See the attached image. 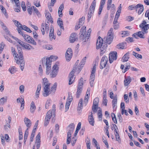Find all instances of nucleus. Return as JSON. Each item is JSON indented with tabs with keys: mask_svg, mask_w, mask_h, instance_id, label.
<instances>
[{
	"mask_svg": "<svg viewBox=\"0 0 149 149\" xmlns=\"http://www.w3.org/2000/svg\"><path fill=\"white\" fill-rule=\"evenodd\" d=\"M18 56L17 57H15L14 59L16 63L18 64H20V67L22 71L24 69L25 65V61L21 47L19 45H17Z\"/></svg>",
	"mask_w": 149,
	"mask_h": 149,
	"instance_id": "obj_1",
	"label": "nucleus"
},
{
	"mask_svg": "<svg viewBox=\"0 0 149 149\" xmlns=\"http://www.w3.org/2000/svg\"><path fill=\"white\" fill-rule=\"evenodd\" d=\"M53 56H51L48 58H43L42 59V64L44 66L46 67V72L47 74L48 75L49 73L50 70L51 69L52 63V61Z\"/></svg>",
	"mask_w": 149,
	"mask_h": 149,
	"instance_id": "obj_2",
	"label": "nucleus"
},
{
	"mask_svg": "<svg viewBox=\"0 0 149 149\" xmlns=\"http://www.w3.org/2000/svg\"><path fill=\"white\" fill-rule=\"evenodd\" d=\"M103 42L102 38L99 36L96 42V49H98L100 48L101 52H104V50L106 49L107 45L105 43H103Z\"/></svg>",
	"mask_w": 149,
	"mask_h": 149,
	"instance_id": "obj_3",
	"label": "nucleus"
},
{
	"mask_svg": "<svg viewBox=\"0 0 149 149\" xmlns=\"http://www.w3.org/2000/svg\"><path fill=\"white\" fill-rule=\"evenodd\" d=\"M58 63H56L52 67V71L50 73V75L51 77L54 78L56 76L58 72Z\"/></svg>",
	"mask_w": 149,
	"mask_h": 149,
	"instance_id": "obj_4",
	"label": "nucleus"
},
{
	"mask_svg": "<svg viewBox=\"0 0 149 149\" xmlns=\"http://www.w3.org/2000/svg\"><path fill=\"white\" fill-rule=\"evenodd\" d=\"M44 87L43 88V92L42 95L45 97L48 96L51 93L49 89L50 83H48L45 84H43Z\"/></svg>",
	"mask_w": 149,
	"mask_h": 149,
	"instance_id": "obj_5",
	"label": "nucleus"
},
{
	"mask_svg": "<svg viewBox=\"0 0 149 149\" xmlns=\"http://www.w3.org/2000/svg\"><path fill=\"white\" fill-rule=\"evenodd\" d=\"M113 30L112 28H111L108 33V37L106 38V40L107 42L109 44H110L113 41V33L112 32Z\"/></svg>",
	"mask_w": 149,
	"mask_h": 149,
	"instance_id": "obj_6",
	"label": "nucleus"
},
{
	"mask_svg": "<svg viewBox=\"0 0 149 149\" xmlns=\"http://www.w3.org/2000/svg\"><path fill=\"white\" fill-rule=\"evenodd\" d=\"M108 62V59L107 56H104L102 58L100 63V68L103 69L106 66L107 62Z\"/></svg>",
	"mask_w": 149,
	"mask_h": 149,
	"instance_id": "obj_7",
	"label": "nucleus"
},
{
	"mask_svg": "<svg viewBox=\"0 0 149 149\" xmlns=\"http://www.w3.org/2000/svg\"><path fill=\"white\" fill-rule=\"evenodd\" d=\"M49 28V24L46 23L44 24L43 23L41 24V30L42 34L44 35L46 32V33H48Z\"/></svg>",
	"mask_w": 149,
	"mask_h": 149,
	"instance_id": "obj_8",
	"label": "nucleus"
},
{
	"mask_svg": "<svg viewBox=\"0 0 149 149\" xmlns=\"http://www.w3.org/2000/svg\"><path fill=\"white\" fill-rule=\"evenodd\" d=\"M117 53L116 52H113L110 53L109 55V61L110 63H112L114 60L117 59Z\"/></svg>",
	"mask_w": 149,
	"mask_h": 149,
	"instance_id": "obj_9",
	"label": "nucleus"
},
{
	"mask_svg": "<svg viewBox=\"0 0 149 149\" xmlns=\"http://www.w3.org/2000/svg\"><path fill=\"white\" fill-rule=\"evenodd\" d=\"M73 53L72 49L68 48L66 51L65 54V57L67 61H69L72 58Z\"/></svg>",
	"mask_w": 149,
	"mask_h": 149,
	"instance_id": "obj_10",
	"label": "nucleus"
},
{
	"mask_svg": "<svg viewBox=\"0 0 149 149\" xmlns=\"http://www.w3.org/2000/svg\"><path fill=\"white\" fill-rule=\"evenodd\" d=\"M146 33L142 31H139L133 34L132 36L136 39H138V37L141 38H145L144 34Z\"/></svg>",
	"mask_w": 149,
	"mask_h": 149,
	"instance_id": "obj_11",
	"label": "nucleus"
},
{
	"mask_svg": "<svg viewBox=\"0 0 149 149\" xmlns=\"http://www.w3.org/2000/svg\"><path fill=\"white\" fill-rule=\"evenodd\" d=\"M74 70L72 71L70 73L68 77L69 78V84L71 85L74 81L75 78L74 77Z\"/></svg>",
	"mask_w": 149,
	"mask_h": 149,
	"instance_id": "obj_12",
	"label": "nucleus"
},
{
	"mask_svg": "<svg viewBox=\"0 0 149 149\" xmlns=\"http://www.w3.org/2000/svg\"><path fill=\"white\" fill-rule=\"evenodd\" d=\"M91 31V29H89L86 32L83 36L84 42H86L89 39L90 36V34Z\"/></svg>",
	"mask_w": 149,
	"mask_h": 149,
	"instance_id": "obj_13",
	"label": "nucleus"
},
{
	"mask_svg": "<svg viewBox=\"0 0 149 149\" xmlns=\"http://www.w3.org/2000/svg\"><path fill=\"white\" fill-rule=\"evenodd\" d=\"M146 23L145 20H143L142 23L139 25V27L141 28L142 31L145 33H147L148 32V30L146 29V27L145 25Z\"/></svg>",
	"mask_w": 149,
	"mask_h": 149,
	"instance_id": "obj_14",
	"label": "nucleus"
},
{
	"mask_svg": "<svg viewBox=\"0 0 149 149\" xmlns=\"http://www.w3.org/2000/svg\"><path fill=\"white\" fill-rule=\"evenodd\" d=\"M76 35L77 34L76 33H72L71 34L69 39L70 42L73 43L74 41L78 40V38L76 37Z\"/></svg>",
	"mask_w": 149,
	"mask_h": 149,
	"instance_id": "obj_15",
	"label": "nucleus"
},
{
	"mask_svg": "<svg viewBox=\"0 0 149 149\" xmlns=\"http://www.w3.org/2000/svg\"><path fill=\"white\" fill-rule=\"evenodd\" d=\"M17 30L18 31V33L23 36L24 38L26 40V41L27 42V40L29 39L30 36L24 33L23 31H21L20 28H17Z\"/></svg>",
	"mask_w": 149,
	"mask_h": 149,
	"instance_id": "obj_16",
	"label": "nucleus"
},
{
	"mask_svg": "<svg viewBox=\"0 0 149 149\" xmlns=\"http://www.w3.org/2000/svg\"><path fill=\"white\" fill-rule=\"evenodd\" d=\"M106 0H101L98 13V14L99 15L101 14L104 6Z\"/></svg>",
	"mask_w": 149,
	"mask_h": 149,
	"instance_id": "obj_17",
	"label": "nucleus"
},
{
	"mask_svg": "<svg viewBox=\"0 0 149 149\" xmlns=\"http://www.w3.org/2000/svg\"><path fill=\"white\" fill-rule=\"evenodd\" d=\"M91 115H89L88 116V121L89 123L92 126H94V125L95 121L93 118V113L92 112L91 113Z\"/></svg>",
	"mask_w": 149,
	"mask_h": 149,
	"instance_id": "obj_18",
	"label": "nucleus"
},
{
	"mask_svg": "<svg viewBox=\"0 0 149 149\" xmlns=\"http://www.w3.org/2000/svg\"><path fill=\"white\" fill-rule=\"evenodd\" d=\"M55 110L54 109H53L52 110V111H48L46 115L45 118H48V119H50L51 116L52 115V113H53V114L54 116H55V114L54 113H55Z\"/></svg>",
	"mask_w": 149,
	"mask_h": 149,
	"instance_id": "obj_19",
	"label": "nucleus"
},
{
	"mask_svg": "<svg viewBox=\"0 0 149 149\" xmlns=\"http://www.w3.org/2000/svg\"><path fill=\"white\" fill-rule=\"evenodd\" d=\"M24 121L25 124L27 127V128L29 129V128H30L31 125V120L26 117L24 118Z\"/></svg>",
	"mask_w": 149,
	"mask_h": 149,
	"instance_id": "obj_20",
	"label": "nucleus"
},
{
	"mask_svg": "<svg viewBox=\"0 0 149 149\" xmlns=\"http://www.w3.org/2000/svg\"><path fill=\"white\" fill-rule=\"evenodd\" d=\"M22 46L24 47L25 49H27L29 50H31V49H34L33 47L29 44L26 43L24 42L22 44Z\"/></svg>",
	"mask_w": 149,
	"mask_h": 149,
	"instance_id": "obj_21",
	"label": "nucleus"
},
{
	"mask_svg": "<svg viewBox=\"0 0 149 149\" xmlns=\"http://www.w3.org/2000/svg\"><path fill=\"white\" fill-rule=\"evenodd\" d=\"M86 57H85L82 59L80 63L79 64V66L78 68V69H79L80 70H81V69L83 67L85 63L86 62Z\"/></svg>",
	"mask_w": 149,
	"mask_h": 149,
	"instance_id": "obj_22",
	"label": "nucleus"
},
{
	"mask_svg": "<svg viewBox=\"0 0 149 149\" xmlns=\"http://www.w3.org/2000/svg\"><path fill=\"white\" fill-rule=\"evenodd\" d=\"M72 99V97L71 96V97L69 98L67 101L66 103L65 106V111H66L68 109L70 105Z\"/></svg>",
	"mask_w": 149,
	"mask_h": 149,
	"instance_id": "obj_23",
	"label": "nucleus"
},
{
	"mask_svg": "<svg viewBox=\"0 0 149 149\" xmlns=\"http://www.w3.org/2000/svg\"><path fill=\"white\" fill-rule=\"evenodd\" d=\"M58 24L60 28L63 30H64L63 26V22L62 20L60 18H59L57 20Z\"/></svg>",
	"mask_w": 149,
	"mask_h": 149,
	"instance_id": "obj_24",
	"label": "nucleus"
},
{
	"mask_svg": "<svg viewBox=\"0 0 149 149\" xmlns=\"http://www.w3.org/2000/svg\"><path fill=\"white\" fill-rule=\"evenodd\" d=\"M83 89L82 88L78 87L77 89V91L76 93V97L78 98L80 97L81 93L82 92Z\"/></svg>",
	"mask_w": 149,
	"mask_h": 149,
	"instance_id": "obj_25",
	"label": "nucleus"
},
{
	"mask_svg": "<svg viewBox=\"0 0 149 149\" xmlns=\"http://www.w3.org/2000/svg\"><path fill=\"white\" fill-rule=\"evenodd\" d=\"M137 8H140L138 11V14L139 15L141 14L143 11L144 8L143 5L142 4H138L137 6Z\"/></svg>",
	"mask_w": 149,
	"mask_h": 149,
	"instance_id": "obj_26",
	"label": "nucleus"
},
{
	"mask_svg": "<svg viewBox=\"0 0 149 149\" xmlns=\"http://www.w3.org/2000/svg\"><path fill=\"white\" fill-rule=\"evenodd\" d=\"M126 43L125 42H123L120 43L117 45L116 47L119 49H124L125 46L126 45Z\"/></svg>",
	"mask_w": 149,
	"mask_h": 149,
	"instance_id": "obj_27",
	"label": "nucleus"
},
{
	"mask_svg": "<svg viewBox=\"0 0 149 149\" xmlns=\"http://www.w3.org/2000/svg\"><path fill=\"white\" fill-rule=\"evenodd\" d=\"M86 31V27L84 26H82L81 29V30L79 33L80 36L82 37L86 33L85 32Z\"/></svg>",
	"mask_w": 149,
	"mask_h": 149,
	"instance_id": "obj_28",
	"label": "nucleus"
},
{
	"mask_svg": "<svg viewBox=\"0 0 149 149\" xmlns=\"http://www.w3.org/2000/svg\"><path fill=\"white\" fill-rule=\"evenodd\" d=\"M36 107L35 104L34 103L33 101H32L31 104V107L30 108V111L31 113H33L35 110L36 109Z\"/></svg>",
	"mask_w": 149,
	"mask_h": 149,
	"instance_id": "obj_29",
	"label": "nucleus"
},
{
	"mask_svg": "<svg viewBox=\"0 0 149 149\" xmlns=\"http://www.w3.org/2000/svg\"><path fill=\"white\" fill-rule=\"evenodd\" d=\"M41 84H38L37 86V89L36 93V96L37 98L39 97L40 89H41Z\"/></svg>",
	"mask_w": 149,
	"mask_h": 149,
	"instance_id": "obj_30",
	"label": "nucleus"
},
{
	"mask_svg": "<svg viewBox=\"0 0 149 149\" xmlns=\"http://www.w3.org/2000/svg\"><path fill=\"white\" fill-rule=\"evenodd\" d=\"M131 77H129L128 78H125L124 80V84L125 86H128L131 82Z\"/></svg>",
	"mask_w": 149,
	"mask_h": 149,
	"instance_id": "obj_31",
	"label": "nucleus"
},
{
	"mask_svg": "<svg viewBox=\"0 0 149 149\" xmlns=\"http://www.w3.org/2000/svg\"><path fill=\"white\" fill-rule=\"evenodd\" d=\"M130 53L129 52L127 53L123 57L122 59L123 60V62H125L127 61L129 58V55Z\"/></svg>",
	"mask_w": 149,
	"mask_h": 149,
	"instance_id": "obj_32",
	"label": "nucleus"
},
{
	"mask_svg": "<svg viewBox=\"0 0 149 149\" xmlns=\"http://www.w3.org/2000/svg\"><path fill=\"white\" fill-rule=\"evenodd\" d=\"M0 8L1 10V11L3 13L6 18H8V15L6 12V9L2 5H0Z\"/></svg>",
	"mask_w": 149,
	"mask_h": 149,
	"instance_id": "obj_33",
	"label": "nucleus"
},
{
	"mask_svg": "<svg viewBox=\"0 0 149 149\" xmlns=\"http://www.w3.org/2000/svg\"><path fill=\"white\" fill-rule=\"evenodd\" d=\"M27 42L31 43L34 45H36L37 43L35 40L31 37H30L29 39L27 40Z\"/></svg>",
	"mask_w": 149,
	"mask_h": 149,
	"instance_id": "obj_34",
	"label": "nucleus"
},
{
	"mask_svg": "<svg viewBox=\"0 0 149 149\" xmlns=\"http://www.w3.org/2000/svg\"><path fill=\"white\" fill-rule=\"evenodd\" d=\"M83 100L82 98L80 99L77 107V110L78 111H80V110L82 109L83 107Z\"/></svg>",
	"mask_w": 149,
	"mask_h": 149,
	"instance_id": "obj_35",
	"label": "nucleus"
},
{
	"mask_svg": "<svg viewBox=\"0 0 149 149\" xmlns=\"http://www.w3.org/2000/svg\"><path fill=\"white\" fill-rule=\"evenodd\" d=\"M117 103V98L115 97L114 98L113 100L112 101V104L113 106V109H116V107H115L116 106Z\"/></svg>",
	"mask_w": 149,
	"mask_h": 149,
	"instance_id": "obj_36",
	"label": "nucleus"
},
{
	"mask_svg": "<svg viewBox=\"0 0 149 149\" xmlns=\"http://www.w3.org/2000/svg\"><path fill=\"white\" fill-rule=\"evenodd\" d=\"M84 79L82 77H81L79 80L78 84L77 87H80V88H82L84 84Z\"/></svg>",
	"mask_w": 149,
	"mask_h": 149,
	"instance_id": "obj_37",
	"label": "nucleus"
},
{
	"mask_svg": "<svg viewBox=\"0 0 149 149\" xmlns=\"http://www.w3.org/2000/svg\"><path fill=\"white\" fill-rule=\"evenodd\" d=\"M45 16L49 21H50L51 23H52L53 22V19L51 17V14L49 12L46 13Z\"/></svg>",
	"mask_w": 149,
	"mask_h": 149,
	"instance_id": "obj_38",
	"label": "nucleus"
},
{
	"mask_svg": "<svg viewBox=\"0 0 149 149\" xmlns=\"http://www.w3.org/2000/svg\"><path fill=\"white\" fill-rule=\"evenodd\" d=\"M49 36L50 37H52V38L55 39L56 38L55 36H54V30L53 27L51 26L50 31L49 32Z\"/></svg>",
	"mask_w": 149,
	"mask_h": 149,
	"instance_id": "obj_39",
	"label": "nucleus"
},
{
	"mask_svg": "<svg viewBox=\"0 0 149 149\" xmlns=\"http://www.w3.org/2000/svg\"><path fill=\"white\" fill-rule=\"evenodd\" d=\"M81 125V123L80 122H79L78 123L77 127L76 129V130L75 131L74 136H76L77 134V133L79 131V130L80 129Z\"/></svg>",
	"mask_w": 149,
	"mask_h": 149,
	"instance_id": "obj_40",
	"label": "nucleus"
},
{
	"mask_svg": "<svg viewBox=\"0 0 149 149\" xmlns=\"http://www.w3.org/2000/svg\"><path fill=\"white\" fill-rule=\"evenodd\" d=\"M7 97H3L0 99V106L4 104V103L7 102Z\"/></svg>",
	"mask_w": 149,
	"mask_h": 149,
	"instance_id": "obj_41",
	"label": "nucleus"
},
{
	"mask_svg": "<svg viewBox=\"0 0 149 149\" xmlns=\"http://www.w3.org/2000/svg\"><path fill=\"white\" fill-rule=\"evenodd\" d=\"M99 99L98 97H96L93 100V106H98V104L99 102Z\"/></svg>",
	"mask_w": 149,
	"mask_h": 149,
	"instance_id": "obj_42",
	"label": "nucleus"
},
{
	"mask_svg": "<svg viewBox=\"0 0 149 149\" xmlns=\"http://www.w3.org/2000/svg\"><path fill=\"white\" fill-rule=\"evenodd\" d=\"M112 0H108L107 3V9L109 10L111 8Z\"/></svg>",
	"mask_w": 149,
	"mask_h": 149,
	"instance_id": "obj_43",
	"label": "nucleus"
},
{
	"mask_svg": "<svg viewBox=\"0 0 149 149\" xmlns=\"http://www.w3.org/2000/svg\"><path fill=\"white\" fill-rule=\"evenodd\" d=\"M111 116L112 120L113 122L115 124H117V121L115 114L113 113H112Z\"/></svg>",
	"mask_w": 149,
	"mask_h": 149,
	"instance_id": "obj_44",
	"label": "nucleus"
},
{
	"mask_svg": "<svg viewBox=\"0 0 149 149\" xmlns=\"http://www.w3.org/2000/svg\"><path fill=\"white\" fill-rule=\"evenodd\" d=\"M69 128L68 131L71 132H73L74 128V123L70 124L68 126Z\"/></svg>",
	"mask_w": 149,
	"mask_h": 149,
	"instance_id": "obj_45",
	"label": "nucleus"
},
{
	"mask_svg": "<svg viewBox=\"0 0 149 149\" xmlns=\"http://www.w3.org/2000/svg\"><path fill=\"white\" fill-rule=\"evenodd\" d=\"M98 118L100 120H102V110L101 109H99L98 111Z\"/></svg>",
	"mask_w": 149,
	"mask_h": 149,
	"instance_id": "obj_46",
	"label": "nucleus"
},
{
	"mask_svg": "<svg viewBox=\"0 0 149 149\" xmlns=\"http://www.w3.org/2000/svg\"><path fill=\"white\" fill-rule=\"evenodd\" d=\"M9 71L12 74H14L16 71V68L15 66H12L11 68H9Z\"/></svg>",
	"mask_w": 149,
	"mask_h": 149,
	"instance_id": "obj_47",
	"label": "nucleus"
},
{
	"mask_svg": "<svg viewBox=\"0 0 149 149\" xmlns=\"http://www.w3.org/2000/svg\"><path fill=\"white\" fill-rule=\"evenodd\" d=\"M132 54L134 56L137 58H142V56L141 55L139 54L134 52L133 51L132 52Z\"/></svg>",
	"mask_w": 149,
	"mask_h": 149,
	"instance_id": "obj_48",
	"label": "nucleus"
},
{
	"mask_svg": "<svg viewBox=\"0 0 149 149\" xmlns=\"http://www.w3.org/2000/svg\"><path fill=\"white\" fill-rule=\"evenodd\" d=\"M85 19V17H82L79 19V24L80 25L82 26L83 24L84 23Z\"/></svg>",
	"mask_w": 149,
	"mask_h": 149,
	"instance_id": "obj_49",
	"label": "nucleus"
},
{
	"mask_svg": "<svg viewBox=\"0 0 149 149\" xmlns=\"http://www.w3.org/2000/svg\"><path fill=\"white\" fill-rule=\"evenodd\" d=\"M137 5L136 6H135L134 5H131L128 8L130 10H133L134 9L136 10V11H137Z\"/></svg>",
	"mask_w": 149,
	"mask_h": 149,
	"instance_id": "obj_50",
	"label": "nucleus"
},
{
	"mask_svg": "<svg viewBox=\"0 0 149 149\" xmlns=\"http://www.w3.org/2000/svg\"><path fill=\"white\" fill-rule=\"evenodd\" d=\"M120 14V13H116V15L115 16V17L114 19V20L113 21V23L115 24L116 23V22H117V20L118 19Z\"/></svg>",
	"mask_w": 149,
	"mask_h": 149,
	"instance_id": "obj_51",
	"label": "nucleus"
},
{
	"mask_svg": "<svg viewBox=\"0 0 149 149\" xmlns=\"http://www.w3.org/2000/svg\"><path fill=\"white\" fill-rule=\"evenodd\" d=\"M11 52H12V53L13 54V55L15 57H17V56H18V55L16 53V51H15V49L13 48V47H12L11 48Z\"/></svg>",
	"mask_w": 149,
	"mask_h": 149,
	"instance_id": "obj_52",
	"label": "nucleus"
},
{
	"mask_svg": "<svg viewBox=\"0 0 149 149\" xmlns=\"http://www.w3.org/2000/svg\"><path fill=\"white\" fill-rule=\"evenodd\" d=\"M124 99L125 101L127 103L129 102V98L127 94H125L124 95Z\"/></svg>",
	"mask_w": 149,
	"mask_h": 149,
	"instance_id": "obj_53",
	"label": "nucleus"
},
{
	"mask_svg": "<svg viewBox=\"0 0 149 149\" xmlns=\"http://www.w3.org/2000/svg\"><path fill=\"white\" fill-rule=\"evenodd\" d=\"M57 86V83L56 82L55 83L52 87L51 88V90L52 91H53L55 92L56 89V88Z\"/></svg>",
	"mask_w": 149,
	"mask_h": 149,
	"instance_id": "obj_54",
	"label": "nucleus"
},
{
	"mask_svg": "<svg viewBox=\"0 0 149 149\" xmlns=\"http://www.w3.org/2000/svg\"><path fill=\"white\" fill-rule=\"evenodd\" d=\"M98 108V106H95V105L93 106V105H92V109L94 113H95L97 111Z\"/></svg>",
	"mask_w": 149,
	"mask_h": 149,
	"instance_id": "obj_55",
	"label": "nucleus"
},
{
	"mask_svg": "<svg viewBox=\"0 0 149 149\" xmlns=\"http://www.w3.org/2000/svg\"><path fill=\"white\" fill-rule=\"evenodd\" d=\"M115 136L116 141H118L119 143H120L121 142V140L118 133H115Z\"/></svg>",
	"mask_w": 149,
	"mask_h": 149,
	"instance_id": "obj_56",
	"label": "nucleus"
},
{
	"mask_svg": "<svg viewBox=\"0 0 149 149\" xmlns=\"http://www.w3.org/2000/svg\"><path fill=\"white\" fill-rule=\"evenodd\" d=\"M21 7L23 11H25L26 10V7L25 5V3L24 1H22L21 4Z\"/></svg>",
	"mask_w": 149,
	"mask_h": 149,
	"instance_id": "obj_57",
	"label": "nucleus"
},
{
	"mask_svg": "<svg viewBox=\"0 0 149 149\" xmlns=\"http://www.w3.org/2000/svg\"><path fill=\"white\" fill-rule=\"evenodd\" d=\"M109 69V68L107 67L103 71V74L105 75L107 74L108 73Z\"/></svg>",
	"mask_w": 149,
	"mask_h": 149,
	"instance_id": "obj_58",
	"label": "nucleus"
},
{
	"mask_svg": "<svg viewBox=\"0 0 149 149\" xmlns=\"http://www.w3.org/2000/svg\"><path fill=\"white\" fill-rule=\"evenodd\" d=\"M50 121L49 119L45 118L44 125L45 126H47L49 124Z\"/></svg>",
	"mask_w": 149,
	"mask_h": 149,
	"instance_id": "obj_59",
	"label": "nucleus"
},
{
	"mask_svg": "<svg viewBox=\"0 0 149 149\" xmlns=\"http://www.w3.org/2000/svg\"><path fill=\"white\" fill-rule=\"evenodd\" d=\"M89 6V1L88 0H86L85 2V10L86 11L88 9Z\"/></svg>",
	"mask_w": 149,
	"mask_h": 149,
	"instance_id": "obj_60",
	"label": "nucleus"
},
{
	"mask_svg": "<svg viewBox=\"0 0 149 149\" xmlns=\"http://www.w3.org/2000/svg\"><path fill=\"white\" fill-rule=\"evenodd\" d=\"M56 0H51V3L49 4H48V5L49 8L50 6H53L54 4L55 3Z\"/></svg>",
	"mask_w": 149,
	"mask_h": 149,
	"instance_id": "obj_61",
	"label": "nucleus"
},
{
	"mask_svg": "<svg viewBox=\"0 0 149 149\" xmlns=\"http://www.w3.org/2000/svg\"><path fill=\"white\" fill-rule=\"evenodd\" d=\"M44 48L48 50H52L53 49L52 46L50 45H45L44 47Z\"/></svg>",
	"mask_w": 149,
	"mask_h": 149,
	"instance_id": "obj_62",
	"label": "nucleus"
},
{
	"mask_svg": "<svg viewBox=\"0 0 149 149\" xmlns=\"http://www.w3.org/2000/svg\"><path fill=\"white\" fill-rule=\"evenodd\" d=\"M4 43L2 42L0 44V54H1L4 48Z\"/></svg>",
	"mask_w": 149,
	"mask_h": 149,
	"instance_id": "obj_63",
	"label": "nucleus"
},
{
	"mask_svg": "<svg viewBox=\"0 0 149 149\" xmlns=\"http://www.w3.org/2000/svg\"><path fill=\"white\" fill-rule=\"evenodd\" d=\"M125 41L128 42H132L134 41V40H133V38L132 37H128L126 38Z\"/></svg>",
	"mask_w": 149,
	"mask_h": 149,
	"instance_id": "obj_64",
	"label": "nucleus"
}]
</instances>
